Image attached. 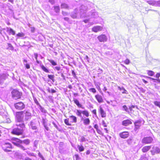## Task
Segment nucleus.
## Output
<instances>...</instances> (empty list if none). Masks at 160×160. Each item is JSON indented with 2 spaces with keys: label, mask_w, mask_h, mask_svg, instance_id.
<instances>
[{
  "label": "nucleus",
  "mask_w": 160,
  "mask_h": 160,
  "mask_svg": "<svg viewBox=\"0 0 160 160\" xmlns=\"http://www.w3.org/2000/svg\"><path fill=\"white\" fill-rule=\"evenodd\" d=\"M12 143L14 145L23 151H25L27 149L23 144L28 145L30 142V140L28 139L22 140L18 138H13L12 139Z\"/></svg>",
  "instance_id": "nucleus-1"
},
{
  "label": "nucleus",
  "mask_w": 160,
  "mask_h": 160,
  "mask_svg": "<svg viewBox=\"0 0 160 160\" xmlns=\"http://www.w3.org/2000/svg\"><path fill=\"white\" fill-rule=\"evenodd\" d=\"M84 6H82L80 8H76L73 12L72 13L71 16L73 18H84L86 17L85 11L84 10Z\"/></svg>",
  "instance_id": "nucleus-2"
},
{
  "label": "nucleus",
  "mask_w": 160,
  "mask_h": 160,
  "mask_svg": "<svg viewBox=\"0 0 160 160\" xmlns=\"http://www.w3.org/2000/svg\"><path fill=\"white\" fill-rule=\"evenodd\" d=\"M16 125L17 127L12 129L11 132L12 133L17 135H22L23 132V129L25 128L24 123H17Z\"/></svg>",
  "instance_id": "nucleus-3"
},
{
  "label": "nucleus",
  "mask_w": 160,
  "mask_h": 160,
  "mask_svg": "<svg viewBox=\"0 0 160 160\" xmlns=\"http://www.w3.org/2000/svg\"><path fill=\"white\" fill-rule=\"evenodd\" d=\"M29 127L33 130H35V132L36 133L38 132V129L37 127V121L33 120L31 121L28 124Z\"/></svg>",
  "instance_id": "nucleus-4"
},
{
  "label": "nucleus",
  "mask_w": 160,
  "mask_h": 160,
  "mask_svg": "<svg viewBox=\"0 0 160 160\" xmlns=\"http://www.w3.org/2000/svg\"><path fill=\"white\" fill-rule=\"evenodd\" d=\"M11 94L12 98L15 100L20 98L22 95L21 92L16 89L13 90L11 92Z\"/></svg>",
  "instance_id": "nucleus-5"
},
{
  "label": "nucleus",
  "mask_w": 160,
  "mask_h": 160,
  "mask_svg": "<svg viewBox=\"0 0 160 160\" xmlns=\"http://www.w3.org/2000/svg\"><path fill=\"white\" fill-rule=\"evenodd\" d=\"M23 114L22 111L17 112L16 113V117L18 124L24 123L23 121Z\"/></svg>",
  "instance_id": "nucleus-6"
},
{
  "label": "nucleus",
  "mask_w": 160,
  "mask_h": 160,
  "mask_svg": "<svg viewBox=\"0 0 160 160\" xmlns=\"http://www.w3.org/2000/svg\"><path fill=\"white\" fill-rule=\"evenodd\" d=\"M22 112L24 117L25 121H27L31 119L32 114L29 110H25Z\"/></svg>",
  "instance_id": "nucleus-7"
},
{
  "label": "nucleus",
  "mask_w": 160,
  "mask_h": 160,
  "mask_svg": "<svg viewBox=\"0 0 160 160\" xmlns=\"http://www.w3.org/2000/svg\"><path fill=\"white\" fill-rule=\"evenodd\" d=\"M15 108L18 110H22L25 108V106L24 104L22 102H16L14 104Z\"/></svg>",
  "instance_id": "nucleus-8"
},
{
  "label": "nucleus",
  "mask_w": 160,
  "mask_h": 160,
  "mask_svg": "<svg viewBox=\"0 0 160 160\" xmlns=\"http://www.w3.org/2000/svg\"><path fill=\"white\" fill-rule=\"evenodd\" d=\"M2 148L5 152H8L11 151L10 149L12 148V146L9 143H5L2 144Z\"/></svg>",
  "instance_id": "nucleus-9"
},
{
  "label": "nucleus",
  "mask_w": 160,
  "mask_h": 160,
  "mask_svg": "<svg viewBox=\"0 0 160 160\" xmlns=\"http://www.w3.org/2000/svg\"><path fill=\"white\" fill-rule=\"evenodd\" d=\"M153 141L152 138L151 137L149 136L144 137L142 139V142L145 144H148L151 143Z\"/></svg>",
  "instance_id": "nucleus-10"
},
{
  "label": "nucleus",
  "mask_w": 160,
  "mask_h": 160,
  "mask_svg": "<svg viewBox=\"0 0 160 160\" xmlns=\"http://www.w3.org/2000/svg\"><path fill=\"white\" fill-rule=\"evenodd\" d=\"M152 154V155L156 154H158L160 153V148L157 147H153L152 150L151 151Z\"/></svg>",
  "instance_id": "nucleus-11"
},
{
  "label": "nucleus",
  "mask_w": 160,
  "mask_h": 160,
  "mask_svg": "<svg viewBox=\"0 0 160 160\" xmlns=\"http://www.w3.org/2000/svg\"><path fill=\"white\" fill-rule=\"evenodd\" d=\"M142 122V120H141L139 119L138 120L136 121L134 123V124L135 125V130L136 131L137 129H138L141 126V123Z\"/></svg>",
  "instance_id": "nucleus-12"
},
{
  "label": "nucleus",
  "mask_w": 160,
  "mask_h": 160,
  "mask_svg": "<svg viewBox=\"0 0 160 160\" xmlns=\"http://www.w3.org/2000/svg\"><path fill=\"white\" fill-rule=\"evenodd\" d=\"M120 137L124 139L126 138L129 136V133L128 132L125 131L121 132L119 134Z\"/></svg>",
  "instance_id": "nucleus-13"
},
{
  "label": "nucleus",
  "mask_w": 160,
  "mask_h": 160,
  "mask_svg": "<svg viewBox=\"0 0 160 160\" xmlns=\"http://www.w3.org/2000/svg\"><path fill=\"white\" fill-rule=\"evenodd\" d=\"M132 124L131 119H127L124 120L122 122V124L123 126H127Z\"/></svg>",
  "instance_id": "nucleus-14"
},
{
  "label": "nucleus",
  "mask_w": 160,
  "mask_h": 160,
  "mask_svg": "<svg viewBox=\"0 0 160 160\" xmlns=\"http://www.w3.org/2000/svg\"><path fill=\"white\" fill-rule=\"evenodd\" d=\"M102 29V27L100 26H96L92 28V30L94 32H97L101 31Z\"/></svg>",
  "instance_id": "nucleus-15"
},
{
  "label": "nucleus",
  "mask_w": 160,
  "mask_h": 160,
  "mask_svg": "<svg viewBox=\"0 0 160 160\" xmlns=\"http://www.w3.org/2000/svg\"><path fill=\"white\" fill-rule=\"evenodd\" d=\"M4 30H6V31L10 34H12L14 35L15 34V32L12 28H10L7 27L6 29H3Z\"/></svg>",
  "instance_id": "nucleus-16"
},
{
  "label": "nucleus",
  "mask_w": 160,
  "mask_h": 160,
  "mask_svg": "<svg viewBox=\"0 0 160 160\" xmlns=\"http://www.w3.org/2000/svg\"><path fill=\"white\" fill-rule=\"evenodd\" d=\"M98 112L100 114L102 118H105L106 117V113L101 107H99V108L98 110Z\"/></svg>",
  "instance_id": "nucleus-17"
},
{
  "label": "nucleus",
  "mask_w": 160,
  "mask_h": 160,
  "mask_svg": "<svg viewBox=\"0 0 160 160\" xmlns=\"http://www.w3.org/2000/svg\"><path fill=\"white\" fill-rule=\"evenodd\" d=\"M83 118L82 117L81 120L83 121V123L84 125H89L90 123V120L89 118Z\"/></svg>",
  "instance_id": "nucleus-18"
},
{
  "label": "nucleus",
  "mask_w": 160,
  "mask_h": 160,
  "mask_svg": "<svg viewBox=\"0 0 160 160\" xmlns=\"http://www.w3.org/2000/svg\"><path fill=\"white\" fill-rule=\"evenodd\" d=\"M95 98L99 103H101L103 102V99L101 95L99 94L96 95L95 96Z\"/></svg>",
  "instance_id": "nucleus-19"
},
{
  "label": "nucleus",
  "mask_w": 160,
  "mask_h": 160,
  "mask_svg": "<svg viewBox=\"0 0 160 160\" xmlns=\"http://www.w3.org/2000/svg\"><path fill=\"white\" fill-rule=\"evenodd\" d=\"M56 122H55L53 121L52 122V124L54 125V127L59 131H61V128H60L59 127H60V126L59 125L58 126V122L57 121H56Z\"/></svg>",
  "instance_id": "nucleus-20"
},
{
  "label": "nucleus",
  "mask_w": 160,
  "mask_h": 160,
  "mask_svg": "<svg viewBox=\"0 0 160 160\" xmlns=\"http://www.w3.org/2000/svg\"><path fill=\"white\" fill-rule=\"evenodd\" d=\"M73 101L74 103L76 104V105L79 108H80L82 109H84V108L83 107L82 105L80 104L79 101L77 99H74L73 100Z\"/></svg>",
  "instance_id": "nucleus-21"
},
{
  "label": "nucleus",
  "mask_w": 160,
  "mask_h": 160,
  "mask_svg": "<svg viewBox=\"0 0 160 160\" xmlns=\"http://www.w3.org/2000/svg\"><path fill=\"white\" fill-rule=\"evenodd\" d=\"M54 10L55 12L56 13L52 14V15H56L60 11V9L59 6H55L53 7Z\"/></svg>",
  "instance_id": "nucleus-22"
},
{
  "label": "nucleus",
  "mask_w": 160,
  "mask_h": 160,
  "mask_svg": "<svg viewBox=\"0 0 160 160\" xmlns=\"http://www.w3.org/2000/svg\"><path fill=\"white\" fill-rule=\"evenodd\" d=\"M151 146H145L143 147L142 150L143 152H146L151 148Z\"/></svg>",
  "instance_id": "nucleus-23"
},
{
  "label": "nucleus",
  "mask_w": 160,
  "mask_h": 160,
  "mask_svg": "<svg viewBox=\"0 0 160 160\" xmlns=\"http://www.w3.org/2000/svg\"><path fill=\"white\" fill-rule=\"evenodd\" d=\"M98 40H107V37L104 34H102L98 37Z\"/></svg>",
  "instance_id": "nucleus-24"
},
{
  "label": "nucleus",
  "mask_w": 160,
  "mask_h": 160,
  "mask_svg": "<svg viewBox=\"0 0 160 160\" xmlns=\"http://www.w3.org/2000/svg\"><path fill=\"white\" fill-rule=\"evenodd\" d=\"M59 152L61 154L65 153L66 152L65 147L64 146L59 147Z\"/></svg>",
  "instance_id": "nucleus-25"
},
{
  "label": "nucleus",
  "mask_w": 160,
  "mask_h": 160,
  "mask_svg": "<svg viewBox=\"0 0 160 160\" xmlns=\"http://www.w3.org/2000/svg\"><path fill=\"white\" fill-rule=\"evenodd\" d=\"M69 118L72 120L71 122L76 123L77 122V118L73 115H71L69 116Z\"/></svg>",
  "instance_id": "nucleus-26"
},
{
  "label": "nucleus",
  "mask_w": 160,
  "mask_h": 160,
  "mask_svg": "<svg viewBox=\"0 0 160 160\" xmlns=\"http://www.w3.org/2000/svg\"><path fill=\"white\" fill-rule=\"evenodd\" d=\"M90 14L92 18H96L98 17V13L96 12H92L90 13Z\"/></svg>",
  "instance_id": "nucleus-27"
},
{
  "label": "nucleus",
  "mask_w": 160,
  "mask_h": 160,
  "mask_svg": "<svg viewBox=\"0 0 160 160\" xmlns=\"http://www.w3.org/2000/svg\"><path fill=\"white\" fill-rule=\"evenodd\" d=\"M76 113L77 115L82 118V117H83L82 115V111L77 109L76 110Z\"/></svg>",
  "instance_id": "nucleus-28"
},
{
  "label": "nucleus",
  "mask_w": 160,
  "mask_h": 160,
  "mask_svg": "<svg viewBox=\"0 0 160 160\" xmlns=\"http://www.w3.org/2000/svg\"><path fill=\"white\" fill-rule=\"evenodd\" d=\"M40 66L42 69L44 71L47 73L49 72V70L46 68L43 64H40Z\"/></svg>",
  "instance_id": "nucleus-29"
},
{
  "label": "nucleus",
  "mask_w": 160,
  "mask_h": 160,
  "mask_svg": "<svg viewBox=\"0 0 160 160\" xmlns=\"http://www.w3.org/2000/svg\"><path fill=\"white\" fill-rule=\"evenodd\" d=\"M77 148H78L80 152H83L85 148L82 145H80L78 144L77 145Z\"/></svg>",
  "instance_id": "nucleus-30"
},
{
  "label": "nucleus",
  "mask_w": 160,
  "mask_h": 160,
  "mask_svg": "<svg viewBox=\"0 0 160 160\" xmlns=\"http://www.w3.org/2000/svg\"><path fill=\"white\" fill-rule=\"evenodd\" d=\"M118 88L120 91H122V90H124V91H122V94H128V91L123 87L121 88L120 87L118 86Z\"/></svg>",
  "instance_id": "nucleus-31"
},
{
  "label": "nucleus",
  "mask_w": 160,
  "mask_h": 160,
  "mask_svg": "<svg viewBox=\"0 0 160 160\" xmlns=\"http://www.w3.org/2000/svg\"><path fill=\"white\" fill-rule=\"evenodd\" d=\"M25 34L22 32H19L16 35V37H17V39H18L20 38L23 37L24 36Z\"/></svg>",
  "instance_id": "nucleus-32"
},
{
  "label": "nucleus",
  "mask_w": 160,
  "mask_h": 160,
  "mask_svg": "<svg viewBox=\"0 0 160 160\" xmlns=\"http://www.w3.org/2000/svg\"><path fill=\"white\" fill-rule=\"evenodd\" d=\"M38 108L40 110V111L43 113H47V111L42 107L41 105L38 107Z\"/></svg>",
  "instance_id": "nucleus-33"
},
{
  "label": "nucleus",
  "mask_w": 160,
  "mask_h": 160,
  "mask_svg": "<svg viewBox=\"0 0 160 160\" xmlns=\"http://www.w3.org/2000/svg\"><path fill=\"white\" fill-rule=\"evenodd\" d=\"M61 8H65L66 9H69L68 5L65 3H62L61 4Z\"/></svg>",
  "instance_id": "nucleus-34"
},
{
  "label": "nucleus",
  "mask_w": 160,
  "mask_h": 160,
  "mask_svg": "<svg viewBox=\"0 0 160 160\" xmlns=\"http://www.w3.org/2000/svg\"><path fill=\"white\" fill-rule=\"evenodd\" d=\"M48 60L50 62L52 65L53 66H56L57 65V62L52 59H48Z\"/></svg>",
  "instance_id": "nucleus-35"
},
{
  "label": "nucleus",
  "mask_w": 160,
  "mask_h": 160,
  "mask_svg": "<svg viewBox=\"0 0 160 160\" xmlns=\"http://www.w3.org/2000/svg\"><path fill=\"white\" fill-rule=\"evenodd\" d=\"M48 77L49 79L52 80L53 82H55L54 76V75H48Z\"/></svg>",
  "instance_id": "nucleus-36"
},
{
  "label": "nucleus",
  "mask_w": 160,
  "mask_h": 160,
  "mask_svg": "<svg viewBox=\"0 0 160 160\" xmlns=\"http://www.w3.org/2000/svg\"><path fill=\"white\" fill-rule=\"evenodd\" d=\"M122 110L125 111L128 113H129V111L126 105H124L122 107Z\"/></svg>",
  "instance_id": "nucleus-37"
},
{
  "label": "nucleus",
  "mask_w": 160,
  "mask_h": 160,
  "mask_svg": "<svg viewBox=\"0 0 160 160\" xmlns=\"http://www.w3.org/2000/svg\"><path fill=\"white\" fill-rule=\"evenodd\" d=\"M147 2L149 4L155 6L156 1H148Z\"/></svg>",
  "instance_id": "nucleus-38"
},
{
  "label": "nucleus",
  "mask_w": 160,
  "mask_h": 160,
  "mask_svg": "<svg viewBox=\"0 0 160 160\" xmlns=\"http://www.w3.org/2000/svg\"><path fill=\"white\" fill-rule=\"evenodd\" d=\"M82 114L86 117H88L89 116V113L88 111L86 110L82 111Z\"/></svg>",
  "instance_id": "nucleus-39"
},
{
  "label": "nucleus",
  "mask_w": 160,
  "mask_h": 160,
  "mask_svg": "<svg viewBox=\"0 0 160 160\" xmlns=\"http://www.w3.org/2000/svg\"><path fill=\"white\" fill-rule=\"evenodd\" d=\"M74 160H80V158L78 154H75L73 157Z\"/></svg>",
  "instance_id": "nucleus-40"
},
{
  "label": "nucleus",
  "mask_w": 160,
  "mask_h": 160,
  "mask_svg": "<svg viewBox=\"0 0 160 160\" xmlns=\"http://www.w3.org/2000/svg\"><path fill=\"white\" fill-rule=\"evenodd\" d=\"M132 137L130 138L127 140V142L129 145H131L132 142Z\"/></svg>",
  "instance_id": "nucleus-41"
},
{
  "label": "nucleus",
  "mask_w": 160,
  "mask_h": 160,
  "mask_svg": "<svg viewBox=\"0 0 160 160\" xmlns=\"http://www.w3.org/2000/svg\"><path fill=\"white\" fill-rule=\"evenodd\" d=\"M33 99L35 103L37 105L38 107L41 105L38 102V100L36 98L33 97Z\"/></svg>",
  "instance_id": "nucleus-42"
},
{
  "label": "nucleus",
  "mask_w": 160,
  "mask_h": 160,
  "mask_svg": "<svg viewBox=\"0 0 160 160\" xmlns=\"http://www.w3.org/2000/svg\"><path fill=\"white\" fill-rule=\"evenodd\" d=\"M69 119H66L64 120V122L68 126H71V124L69 122Z\"/></svg>",
  "instance_id": "nucleus-43"
},
{
  "label": "nucleus",
  "mask_w": 160,
  "mask_h": 160,
  "mask_svg": "<svg viewBox=\"0 0 160 160\" xmlns=\"http://www.w3.org/2000/svg\"><path fill=\"white\" fill-rule=\"evenodd\" d=\"M148 75L152 76L154 75V72L152 71L148 70Z\"/></svg>",
  "instance_id": "nucleus-44"
},
{
  "label": "nucleus",
  "mask_w": 160,
  "mask_h": 160,
  "mask_svg": "<svg viewBox=\"0 0 160 160\" xmlns=\"http://www.w3.org/2000/svg\"><path fill=\"white\" fill-rule=\"evenodd\" d=\"M154 105L160 108V102L155 101L154 102Z\"/></svg>",
  "instance_id": "nucleus-45"
},
{
  "label": "nucleus",
  "mask_w": 160,
  "mask_h": 160,
  "mask_svg": "<svg viewBox=\"0 0 160 160\" xmlns=\"http://www.w3.org/2000/svg\"><path fill=\"white\" fill-rule=\"evenodd\" d=\"M79 140L80 142H82L86 141V139L83 136H82L81 139H79Z\"/></svg>",
  "instance_id": "nucleus-46"
},
{
  "label": "nucleus",
  "mask_w": 160,
  "mask_h": 160,
  "mask_svg": "<svg viewBox=\"0 0 160 160\" xmlns=\"http://www.w3.org/2000/svg\"><path fill=\"white\" fill-rule=\"evenodd\" d=\"M89 90L90 92H92L94 93L96 92V90L94 88H90L89 89Z\"/></svg>",
  "instance_id": "nucleus-47"
},
{
  "label": "nucleus",
  "mask_w": 160,
  "mask_h": 160,
  "mask_svg": "<svg viewBox=\"0 0 160 160\" xmlns=\"http://www.w3.org/2000/svg\"><path fill=\"white\" fill-rule=\"evenodd\" d=\"M141 160H148V158L146 157V154L142 156L141 157Z\"/></svg>",
  "instance_id": "nucleus-48"
},
{
  "label": "nucleus",
  "mask_w": 160,
  "mask_h": 160,
  "mask_svg": "<svg viewBox=\"0 0 160 160\" xmlns=\"http://www.w3.org/2000/svg\"><path fill=\"white\" fill-rule=\"evenodd\" d=\"M72 74L74 78H77V76L74 70H72Z\"/></svg>",
  "instance_id": "nucleus-49"
},
{
  "label": "nucleus",
  "mask_w": 160,
  "mask_h": 160,
  "mask_svg": "<svg viewBox=\"0 0 160 160\" xmlns=\"http://www.w3.org/2000/svg\"><path fill=\"white\" fill-rule=\"evenodd\" d=\"M53 69L54 70H56L58 71L60 70L61 69V67L60 66H56L55 67H52Z\"/></svg>",
  "instance_id": "nucleus-50"
},
{
  "label": "nucleus",
  "mask_w": 160,
  "mask_h": 160,
  "mask_svg": "<svg viewBox=\"0 0 160 160\" xmlns=\"http://www.w3.org/2000/svg\"><path fill=\"white\" fill-rule=\"evenodd\" d=\"M8 48L10 50H12L14 49V48L12 46V45L10 43H8Z\"/></svg>",
  "instance_id": "nucleus-51"
},
{
  "label": "nucleus",
  "mask_w": 160,
  "mask_h": 160,
  "mask_svg": "<svg viewBox=\"0 0 160 160\" xmlns=\"http://www.w3.org/2000/svg\"><path fill=\"white\" fill-rule=\"evenodd\" d=\"M43 126L46 130H47V131H48L50 130L48 126V125L47 124L44 125H43Z\"/></svg>",
  "instance_id": "nucleus-52"
},
{
  "label": "nucleus",
  "mask_w": 160,
  "mask_h": 160,
  "mask_svg": "<svg viewBox=\"0 0 160 160\" xmlns=\"http://www.w3.org/2000/svg\"><path fill=\"white\" fill-rule=\"evenodd\" d=\"M27 154L30 156H35L33 152H27Z\"/></svg>",
  "instance_id": "nucleus-53"
},
{
  "label": "nucleus",
  "mask_w": 160,
  "mask_h": 160,
  "mask_svg": "<svg viewBox=\"0 0 160 160\" xmlns=\"http://www.w3.org/2000/svg\"><path fill=\"white\" fill-rule=\"evenodd\" d=\"M148 78H149L151 80H153L154 82L158 83L157 79H155L150 77H148Z\"/></svg>",
  "instance_id": "nucleus-54"
},
{
  "label": "nucleus",
  "mask_w": 160,
  "mask_h": 160,
  "mask_svg": "<svg viewBox=\"0 0 160 160\" xmlns=\"http://www.w3.org/2000/svg\"><path fill=\"white\" fill-rule=\"evenodd\" d=\"M155 6L160 7V1H156Z\"/></svg>",
  "instance_id": "nucleus-55"
},
{
  "label": "nucleus",
  "mask_w": 160,
  "mask_h": 160,
  "mask_svg": "<svg viewBox=\"0 0 160 160\" xmlns=\"http://www.w3.org/2000/svg\"><path fill=\"white\" fill-rule=\"evenodd\" d=\"M42 122L43 125L45 124H47L46 119L43 118L42 119Z\"/></svg>",
  "instance_id": "nucleus-56"
},
{
  "label": "nucleus",
  "mask_w": 160,
  "mask_h": 160,
  "mask_svg": "<svg viewBox=\"0 0 160 160\" xmlns=\"http://www.w3.org/2000/svg\"><path fill=\"white\" fill-rule=\"evenodd\" d=\"M5 79L3 78V76H2L0 77V84H1L3 81V80Z\"/></svg>",
  "instance_id": "nucleus-57"
},
{
  "label": "nucleus",
  "mask_w": 160,
  "mask_h": 160,
  "mask_svg": "<svg viewBox=\"0 0 160 160\" xmlns=\"http://www.w3.org/2000/svg\"><path fill=\"white\" fill-rule=\"evenodd\" d=\"M38 156L41 158L42 160H45L44 158L40 152L38 153Z\"/></svg>",
  "instance_id": "nucleus-58"
},
{
  "label": "nucleus",
  "mask_w": 160,
  "mask_h": 160,
  "mask_svg": "<svg viewBox=\"0 0 160 160\" xmlns=\"http://www.w3.org/2000/svg\"><path fill=\"white\" fill-rule=\"evenodd\" d=\"M59 147H61L63 146H64V143L62 142H60L59 143Z\"/></svg>",
  "instance_id": "nucleus-59"
},
{
  "label": "nucleus",
  "mask_w": 160,
  "mask_h": 160,
  "mask_svg": "<svg viewBox=\"0 0 160 160\" xmlns=\"http://www.w3.org/2000/svg\"><path fill=\"white\" fill-rule=\"evenodd\" d=\"M102 124L104 127H107V125L104 120H103L102 122Z\"/></svg>",
  "instance_id": "nucleus-60"
},
{
  "label": "nucleus",
  "mask_w": 160,
  "mask_h": 160,
  "mask_svg": "<svg viewBox=\"0 0 160 160\" xmlns=\"http://www.w3.org/2000/svg\"><path fill=\"white\" fill-rule=\"evenodd\" d=\"M124 63L126 64H128L130 63V61L128 59H126L124 61Z\"/></svg>",
  "instance_id": "nucleus-61"
},
{
  "label": "nucleus",
  "mask_w": 160,
  "mask_h": 160,
  "mask_svg": "<svg viewBox=\"0 0 160 160\" xmlns=\"http://www.w3.org/2000/svg\"><path fill=\"white\" fill-rule=\"evenodd\" d=\"M98 72V74L99 75V74H100L102 73L103 71H102V69H101L100 68H99Z\"/></svg>",
  "instance_id": "nucleus-62"
},
{
  "label": "nucleus",
  "mask_w": 160,
  "mask_h": 160,
  "mask_svg": "<svg viewBox=\"0 0 160 160\" xmlns=\"http://www.w3.org/2000/svg\"><path fill=\"white\" fill-rule=\"evenodd\" d=\"M22 160H32L31 159L28 157H26L25 158H22Z\"/></svg>",
  "instance_id": "nucleus-63"
},
{
  "label": "nucleus",
  "mask_w": 160,
  "mask_h": 160,
  "mask_svg": "<svg viewBox=\"0 0 160 160\" xmlns=\"http://www.w3.org/2000/svg\"><path fill=\"white\" fill-rule=\"evenodd\" d=\"M26 68L28 69L30 68V65L26 63L24 64Z\"/></svg>",
  "instance_id": "nucleus-64"
}]
</instances>
